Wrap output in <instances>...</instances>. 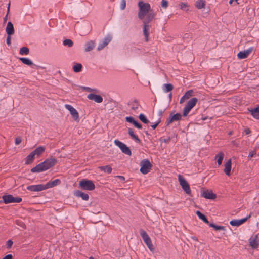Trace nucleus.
I'll return each mask as SVG.
<instances>
[{
    "mask_svg": "<svg viewBox=\"0 0 259 259\" xmlns=\"http://www.w3.org/2000/svg\"><path fill=\"white\" fill-rule=\"evenodd\" d=\"M138 6L139 8L138 12V18L142 20L144 16L150 11L151 6L148 3H144L143 1L139 2Z\"/></svg>",
    "mask_w": 259,
    "mask_h": 259,
    "instance_id": "1",
    "label": "nucleus"
},
{
    "mask_svg": "<svg viewBox=\"0 0 259 259\" xmlns=\"http://www.w3.org/2000/svg\"><path fill=\"white\" fill-rule=\"evenodd\" d=\"M79 187L83 190L93 191L95 189V185L92 180L88 179H81L79 182Z\"/></svg>",
    "mask_w": 259,
    "mask_h": 259,
    "instance_id": "2",
    "label": "nucleus"
},
{
    "mask_svg": "<svg viewBox=\"0 0 259 259\" xmlns=\"http://www.w3.org/2000/svg\"><path fill=\"white\" fill-rule=\"evenodd\" d=\"M2 200H0V203H4L5 204L13 203H20L22 199L20 197H14L11 194H5L2 197Z\"/></svg>",
    "mask_w": 259,
    "mask_h": 259,
    "instance_id": "3",
    "label": "nucleus"
},
{
    "mask_svg": "<svg viewBox=\"0 0 259 259\" xmlns=\"http://www.w3.org/2000/svg\"><path fill=\"white\" fill-rule=\"evenodd\" d=\"M56 163H39L34 167L31 168V172L39 173L44 171L55 165Z\"/></svg>",
    "mask_w": 259,
    "mask_h": 259,
    "instance_id": "4",
    "label": "nucleus"
},
{
    "mask_svg": "<svg viewBox=\"0 0 259 259\" xmlns=\"http://www.w3.org/2000/svg\"><path fill=\"white\" fill-rule=\"evenodd\" d=\"M178 180L180 185H181L184 191L189 196H191V191L190 185L186 181V180L182 175H179Z\"/></svg>",
    "mask_w": 259,
    "mask_h": 259,
    "instance_id": "5",
    "label": "nucleus"
},
{
    "mask_svg": "<svg viewBox=\"0 0 259 259\" xmlns=\"http://www.w3.org/2000/svg\"><path fill=\"white\" fill-rule=\"evenodd\" d=\"M139 233L142 239H143L145 243L146 244L149 250L152 251H153V250L154 249V246L152 244L150 238L149 237L146 232L144 231L143 229H141L139 230Z\"/></svg>",
    "mask_w": 259,
    "mask_h": 259,
    "instance_id": "6",
    "label": "nucleus"
},
{
    "mask_svg": "<svg viewBox=\"0 0 259 259\" xmlns=\"http://www.w3.org/2000/svg\"><path fill=\"white\" fill-rule=\"evenodd\" d=\"M198 101L197 98H191L187 103L186 106L184 107L183 111V116H186L191 110L195 106Z\"/></svg>",
    "mask_w": 259,
    "mask_h": 259,
    "instance_id": "7",
    "label": "nucleus"
},
{
    "mask_svg": "<svg viewBox=\"0 0 259 259\" xmlns=\"http://www.w3.org/2000/svg\"><path fill=\"white\" fill-rule=\"evenodd\" d=\"M114 143L116 146H118L120 148L122 153L127 155H131L130 148L127 147L126 144L118 140H115Z\"/></svg>",
    "mask_w": 259,
    "mask_h": 259,
    "instance_id": "8",
    "label": "nucleus"
},
{
    "mask_svg": "<svg viewBox=\"0 0 259 259\" xmlns=\"http://www.w3.org/2000/svg\"><path fill=\"white\" fill-rule=\"evenodd\" d=\"M183 116V115L180 113H176L173 114L172 113H170L169 115V118L166 121V125H169L170 123L174 121L181 120Z\"/></svg>",
    "mask_w": 259,
    "mask_h": 259,
    "instance_id": "9",
    "label": "nucleus"
},
{
    "mask_svg": "<svg viewBox=\"0 0 259 259\" xmlns=\"http://www.w3.org/2000/svg\"><path fill=\"white\" fill-rule=\"evenodd\" d=\"M251 215V213H250L248 216L245 218L241 219H233L230 221V224L232 226H236L238 227L242 224H244L246 222Z\"/></svg>",
    "mask_w": 259,
    "mask_h": 259,
    "instance_id": "10",
    "label": "nucleus"
},
{
    "mask_svg": "<svg viewBox=\"0 0 259 259\" xmlns=\"http://www.w3.org/2000/svg\"><path fill=\"white\" fill-rule=\"evenodd\" d=\"M65 107L66 109L69 111L70 113L72 116L73 118L75 120H79V115L77 110L71 105L69 104H65Z\"/></svg>",
    "mask_w": 259,
    "mask_h": 259,
    "instance_id": "11",
    "label": "nucleus"
},
{
    "mask_svg": "<svg viewBox=\"0 0 259 259\" xmlns=\"http://www.w3.org/2000/svg\"><path fill=\"white\" fill-rule=\"evenodd\" d=\"M140 172L144 175L148 174L152 167L151 163H140Z\"/></svg>",
    "mask_w": 259,
    "mask_h": 259,
    "instance_id": "12",
    "label": "nucleus"
},
{
    "mask_svg": "<svg viewBox=\"0 0 259 259\" xmlns=\"http://www.w3.org/2000/svg\"><path fill=\"white\" fill-rule=\"evenodd\" d=\"M201 196L206 199L214 200L216 198L217 195L212 191L208 190H204L201 192Z\"/></svg>",
    "mask_w": 259,
    "mask_h": 259,
    "instance_id": "13",
    "label": "nucleus"
},
{
    "mask_svg": "<svg viewBox=\"0 0 259 259\" xmlns=\"http://www.w3.org/2000/svg\"><path fill=\"white\" fill-rule=\"evenodd\" d=\"M27 189L30 191H41L46 190L44 184H38L29 185L27 187Z\"/></svg>",
    "mask_w": 259,
    "mask_h": 259,
    "instance_id": "14",
    "label": "nucleus"
},
{
    "mask_svg": "<svg viewBox=\"0 0 259 259\" xmlns=\"http://www.w3.org/2000/svg\"><path fill=\"white\" fill-rule=\"evenodd\" d=\"M253 50V47H251L245 50L240 51L238 53L237 57L239 59H245L248 56V55L252 52Z\"/></svg>",
    "mask_w": 259,
    "mask_h": 259,
    "instance_id": "15",
    "label": "nucleus"
},
{
    "mask_svg": "<svg viewBox=\"0 0 259 259\" xmlns=\"http://www.w3.org/2000/svg\"><path fill=\"white\" fill-rule=\"evenodd\" d=\"M112 37L110 35H107L104 39L98 45L97 50L100 51L105 48L111 40Z\"/></svg>",
    "mask_w": 259,
    "mask_h": 259,
    "instance_id": "16",
    "label": "nucleus"
},
{
    "mask_svg": "<svg viewBox=\"0 0 259 259\" xmlns=\"http://www.w3.org/2000/svg\"><path fill=\"white\" fill-rule=\"evenodd\" d=\"M249 245L253 249H256L259 246V239L258 235H255L254 237H251L249 240Z\"/></svg>",
    "mask_w": 259,
    "mask_h": 259,
    "instance_id": "17",
    "label": "nucleus"
},
{
    "mask_svg": "<svg viewBox=\"0 0 259 259\" xmlns=\"http://www.w3.org/2000/svg\"><path fill=\"white\" fill-rule=\"evenodd\" d=\"M87 98L89 100L94 101L97 103H102L103 101V98L101 96L93 93H91L88 95Z\"/></svg>",
    "mask_w": 259,
    "mask_h": 259,
    "instance_id": "18",
    "label": "nucleus"
},
{
    "mask_svg": "<svg viewBox=\"0 0 259 259\" xmlns=\"http://www.w3.org/2000/svg\"><path fill=\"white\" fill-rule=\"evenodd\" d=\"M74 195L77 197H80L83 200L88 201L89 199V196L87 193H85L80 190H75Z\"/></svg>",
    "mask_w": 259,
    "mask_h": 259,
    "instance_id": "19",
    "label": "nucleus"
},
{
    "mask_svg": "<svg viewBox=\"0 0 259 259\" xmlns=\"http://www.w3.org/2000/svg\"><path fill=\"white\" fill-rule=\"evenodd\" d=\"M61 184V180L59 179H55L52 181H49L45 184L46 190L50 188L57 186Z\"/></svg>",
    "mask_w": 259,
    "mask_h": 259,
    "instance_id": "20",
    "label": "nucleus"
},
{
    "mask_svg": "<svg viewBox=\"0 0 259 259\" xmlns=\"http://www.w3.org/2000/svg\"><path fill=\"white\" fill-rule=\"evenodd\" d=\"M155 16L153 12L150 11L148 13L146 18L143 20V24L149 25V23L153 20Z\"/></svg>",
    "mask_w": 259,
    "mask_h": 259,
    "instance_id": "21",
    "label": "nucleus"
},
{
    "mask_svg": "<svg viewBox=\"0 0 259 259\" xmlns=\"http://www.w3.org/2000/svg\"><path fill=\"white\" fill-rule=\"evenodd\" d=\"M6 32L8 35H12L15 32L13 24L11 22H8L6 28Z\"/></svg>",
    "mask_w": 259,
    "mask_h": 259,
    "instance_id": "22",
    "label": "nucleus"
},
{
    "mask_svg": "<svg viewBox=\"0 0 259 259\" xmlns=\"http://www.w3.org/2000/svg\"><path fill=\"white\" fill-rule=\"evenodd\" d=\"M20 60L24 64L27 65L28 66H33L32 67L33 68L35 67L36 68L39 67V66H37L36 65L33 64L32 61L28 58L22 57L20 58Z\"/></svg>",
    "mask_w": 259,
    "mask_h": 259,
    "instance_id": "23",
    "label": "nucleus"
},
{
    "mask_svg": "<svg viewBox=\"0 0 259 259\" xmlns=\"http://www.w3.org/2000/svg\"><path fill=\"white\" fill-rule=\"evenodd\" d=\"M249 111L254 118L259 120V105L255 108L249 110Z\"/></svg>",
    "mask_w": 259,
    "mask_h": 259,
    "instance_id": "24",
    "label": "nucleus"
},
{
    "mask_svg": "<svg viewBox=\"0 0 259 259\" xmlns=\"http://www.w3.org/2000/svg\"><path fill=\"white\" fill-rule=\"evenodd\" d=\"M95 42L93 41H88L85 44L84 51L86 52H90L95 48Z\"/></svg>",
    "mask_w": 259,
    "mask_h": 259,
    "instance_id": "25",
    "label": "nucleus"
},
{
    "mask_svg": "<svg viewBox=\"0 0 259 259\" xmlns=\"http://www.w3.org/2000/svg\"><path fill=\"white\" fill-rule=\"evenodd\" d=\"M45 147L44 146H40L34 150L36 158H38L45 152Z\"/></svg>",
    "mask_w": 259,
    "mask_h": 259,
    "instance_id": "26",
    "label": "nucleus"
},
{
    "mask_svg": "<svg viewBox=\"0 0 259 259\" xmlns=\"http://www.w3.org/2000/svg\"><path fill=\"white\" fill-rule=\"evenodd\" d=\"M231 169H232V163H225V168L224 169V171L227 176H230L231 175Z\"/></svg>",
    "mask_w": 259,
    "mask_h": 259,
    "instance_id": "27",
    "label": "nucleus"
},
{
    "mask_svg": "<svg viewBox=\"0 0 259 259\" xmlns=\"http://www.w3.org/2000/svg\"><path fill=\"white\" fill-rule=\"evenodd\" d=\"M207 225L209 227L213 228L216 231H220V230L225 231L226 230V227L225 226H219V225L215 224L213 223H210L209 222V223L207 224Z\"/></svg>",
    "mask_w": 259,
    "mask_h": 259,
    "instance_id": "28",
    "label": "nucleus"
},
{
    "mask_svg": "<svg viewBox=\"0 0 259 259\" xmlns=\"http://www.w3.org/2000/svg\"><path fill=\"white\" fill-rule=\"evenodd\" d=\"M128 133L130 135L131 138L134 140L136 142L138 143H141V140L138 137V136L134 134L133 130L132 128H129L128 129Z\"/></svg>",
    "mask_w": 259,
    "mask_h": 259,
    "instance_id": "29",
    "label": "nucleus"
},
{
    "mask_svg": "<svg viewBox=\"0 0 259 259\" xmlns=\"http://www.w3.org/2000/svg\"><path fill=\"white\" fill-rule=\"evenodd\" d=\"M196 215L198 216V217L203 222H204L206 224H208L209 221L207 219V217L203 213H201L200 211L197 210L196 212Z\"/></svg>",
    "mask_w": 259,
    "mask_h": 259,
    "instance_id": "30",
    "label": "nucleus"
},
{
    "mask_svg": "<svg viewBox=\"0 0 259 259\" xmlns=\"http://www.w3.org/2000/svg\"><path fill=\"white\" fill-rule=\"evenodd\" d=\"M206 2L204 0H197L195 2V6L198 9L204 8L205 6Z\"/></svg>",
    "mask_w": 259,
    "mask_h": 259,
    "instance_id": "31",
    "label": "nucleus"
},
{
    "mask_svg": "<svg viewBox=\"0 0 259 259\" xmlns=\"http://www.w3.org/2000/svg\"><path fill=\"white\" fill-rule=\"evenodd\" d=\"M149 27H150L149 25L144 24L143 34L145 37V39H146V41H147L148 40Z\"/></svg>",
    "mask_w": 259,
    "mask_h": 259,
    "instance_id": "32",
    "label": "nucleus"
},
{
    "mask_svg": "<svg viewBox=\"0 0 259 259\" xmlns=\"http://www.w3.org/2000/svg\"><path fill=\"white\" fill-rule=\"evenodd\" d=\"M36 155L34 150L32 151L25 158V162H31L35 159L36 158Z\"/></svg>",
    "mask_w": 259,
    "mask_h": 259,
    "instance_id": "33",
    "label": "nucleus"
},
{
    "mask_svg": "<svg viewBox=\"0 0 259 259\" xmlns=\"http://www.w3.org/2000/svg\"><path fill=\"white\" fill-rule=\"evenodd\" d=\"M102 171L107 174H110L112 172V168L109 165L102 166L99 167Z\"/></svg>",
    "mask_w": 259,
    "mask_h": 259,
    "instance_id": "34",
    "label": "nucleus"
},
{
    "mask_svg": "<svg viewBox=\"0 0 259 259\" xmlns=\"http://www.w3.org/2000/svg\"><path fill=\"white\" fill-rule=\"evenodd\" d=\"M82 68V65L80 63H75L73 66V70L74 72H80Z\"/></svg>",
    "mask_w": 259,
    "mask_h": 259,
    "instance_id": "35",
    "label": "nucleus"
},
{
    "mask_svg": "<svg viewBox=\"0 0 259 259\" xmlns=\"http://www.w3.org/2000/svg\"><path fill=\"white\" fill-rule=\"evenodd\" d=\"M174 87L172 84L167 83L164 84L163 86V90L165 93H167L172 90Z\"/></svg>",
    "mask_w": 259,
    "mask_h": 259,
    "instance_id": "36",
    "label": "nucleus"
},
{
    "mask_svg": "<svg viewBox=\"0 0 259 259\" xmlns=\"http://www.w3.org/2000/svg\"><path fill=\"white\" fill-rule=\"evenodd\" d=\"M128 105H131L132 109L135 111L138 109L139 107V103L137 100H135L131 103H128Z\"/></svg>",
    "mask_w": 259,
    "mask_h": 259,
    "instance_id": "37",
    "label": "nucleus"
},
{
    "mask_svg": "<svg viewBox=\"0 0 259 259\" xmlns=\"http://www.w3.org/2000/svg\"><path fill=\"white\" fill-rule=\"evenodd\" d=\"M29 50L27 47H23L20 48L19 50V54L21 55H28L29 54Z\"/></svg>",
    "mask_w": 259,
    "mask_h": 259,
    "instance_id": "38",
    "label": "nucleus"
},
{
    "mask_svg": "<svg viewBox=\"0 0 259 259\" xmlns=\"http://www.w3.org/2000/svg\"><path fill=\"white\" fill-rule=\"evenodd\" d=\"M224 158V153L220 152L215 156V162H222Z\"/></svg>",
    "mask_w": 259,
    "mask_h": 259,
    "instance_id": "39",
    "label": "nucleus"
},
{
    "mask_svg": "<svg viewBox=\"0 0 259 259\" xmlns=\"http://www.w3.org/2000/svg\"><path fill=\"white\" fill-rule=\"evenodd\" d=\"M139 119L144 123H148L149 122V120L146 118L145 115L142 113L139 115Z\"/></svg>",
    "mask_w": 259,
    "mask_h": 259,
    "instance_id": "40",
    "label": "nucleus"
},
{
    "mask_svg": "<svg viewBox=\"0 0 259 259\" xmlns=\"http://www.w3.org/2000/svg\"><path fill=\"white\" fill-rule=\"evenodd\" d=\"M63 45L64 46H67L68 47H71L73 45V41L70 39H66L63 41Z\"/></svg>",
    "mask_w": 259,
    "mask_h": 259,
    "instance_id": "41",
    "label": "nucleus"
},
{
    "mask_svg": "<svg viewBox=\"0 0 259 259\" xmlns=\"http://www.w3.org/2000/svg\"><path fill=\"white\" fill-rule=\"evenodd\" d=\"M180 6L181 9H182L183 11H187L189 10V5L186 3H181L180 4Z\"/></svg>",
    "mask_w": 259,
    "mask_h": 259,
    "instance_id": "42",
    "label": "nucleus"
},
{
    "mask_svg": "<svg viewBox=\"0 0 259 259\" xmlns=\"http://www.w3.org/2000/svg\"><path fill=\"white\" fill-rule=\"evenodd\" d=\"M15 223L16 224V225H17L18 226L22 227L23 229H26V225L24 224V222H23L21 220H16L15 221Z\"/></svg>",
    "mask_w": 259,
    "mask_h": 259,
    "instance_id": "43",
    "label": "nucleus"
},
{
    "mask_svg": "<svg viewBox=\"0 0 259 259\" xmlns=\"http://www.w3.org/2000/svg\"><path fill=\"white\" fill-rule=\"evenodd\" d=\"M259 155L257 154L256 151L255 150H252L249 152L248 157H257Z\"/></svg>",
    "mask_w": 259,
    "mask_h": 259,
    "instance_id": "44",
    "label": "nucleus"
},
{
    "mask_svg": "<svg viewBox=\"0 0 259 259\" xmlns=\"http://www.w3.org/2000/svg\"><path fill=\"white\" fill-rule=\"evenodd\" d=\"M125 120H126V122H129L130 123H132L133 124L135 122V121H136L135 120V119L133 117H132V116H127V117H126Z\"/></svg>",
    "mask_w": 259,
    "mask_h": 259,
    "instance_id": "45",
    "label": "nucleus"
},
{
    "mask_svg": "<svg viewBox=\"0 0 259 259\" xmlns=\"http://www.w3.org/2000/svg\"><path fill=\"white\" fill-rule=\"evenodd\" d=\"M126 7V0H121L120 4V8L121 10H124Z\"/></svg>",
    "mask_w": 259,
    "mask_h": 259,
    "instance_id": "46",
    "label": "nucleus"
},
{
    "mask_svg": "<svg viewBox=\"0 0 259 259\" xmlns=\"http://www.w3.org/2000/svg\"><path fill=\"white\" fill-rule=\"evenodd\" d=\"M193 93V90H189L186 92V93L184 95V97H186V99H188L190 96L192 95Z\"/></svg>",
    "mask_w": 259,
    "mask_h": 259,
    "instance_id": "47",
    "label": "nucleus"
},
{
    "mask_svg": "<svg viewBox=\"0 0 259 259\" xmlns=\"http://www.w3.org/2000/svg\"><path fill=\"white\" fill-rule=\"evenodd\" d=\"M13 242L12 240H8L7 241V243H6L7 248L10 249L13 245Z\"/></svg>",
    "mask_w": 259,
    "mask_h": 259,
    "instance_id": "48",
    "label": "nucleus"
},
{
    "mask_svg": "<svg viewBox=\"0 0 259 259\" xmlns=\"http://www.w3.org/2000/svg\"><path fill=\"white\" fill-rule=\"evenodd\" d=\"M133 125L138 129H141L142 128V125L136 120L133 123Z\"/></svg>",
    "mask_w": 259,
    "mask_h": 259,
    "instance_id": "49",
    "label": "nucleus"
},
{
    "mask_svg": "<svg viewBox=\"0 0 259 259\" xmlns=\"http://www.w3.org/2000/svg\"><path fill=\"white\" fill-rule=\"evenodd\" d=\"M161 6L164 8H166L168 6V2L166 0H162Z\"/></svg>",
    "mask_w": 259,
    "mask_h": 259,
    "instance_id": "50",
    "label": "nucleus"
},
{
    "mask_svg": "<svg viewBox=\"0 0 259 259\" xmlns=\"http://www.w3.org/2000/svg\"><path fill=\"white\" fill-rule=\"evenodd\" d=\"M166 110V108L164 109H160L158 111V116L159 117V118H160L161 119V117H162V116L163 115V114L164 113V112Z\"/></svg>",
    "mask_w": 259,
    "mask_h": 259,
    "instance_id": "51",
    "label": "nucleus"
},
{
    "mask_svg": "<svg viewBox=\"0 0 259 259\" xmlns=\"http://www.w3.org/2000/svg\"><path fill=\"white\" fill-rule=\"evenodd\" d=\"M21 138L20 137H16L15 140V143L16 145H19L21 142Z\"/></svg>",
    "mask_w": 259,
    "mask_h": 259,
    "instance_id": "52",
    "label": "nucleus"
},
{
    "mask_svg": "<svg viewBox=\"0 0 259 259\" xmlns=\"http://www.w3.org/2000/svg\"><path fill=\"white\" fill-rule=\"evenodd\" d=\"M161 122L160 118H159L157 122L155 123L154 124L151 125L152 128L154 130L156 128L157 125Z\"/></svg>",
    "mask_w": 259,
    "mask_h": 259,
    "instance_id": "53",
    "label": "nucleus"
},
{
    "mask_svg": "<svg viewBox=\"0 0 259 259\" xmlns=\"http://www.w3.org/2000/svg\"><path fill=\"white\" fill-rule=\"evenodd\" d=\"M11 35H8L7 37L6 42L8 46H10L11 44Z\"/></svg>",
    "mask_w": 259,
    "mask_h": 259,
    "instance_id": "54",
    "label": "nucleus"
},
{
    "mask_svg": "<svg viewBox=\"0 0 259 259\" xmlns=\"http://www.w3.org/2000/svg\"><path fill=\"white\" fill-rule=\"evenodd\" d=\"M43 162H56L55 158L51 157L49 159H46L45 160H44Z\"/></svg>",
    "mask_w": 259,
    "mask_h": 259,
    "instance_id": "55",
    "label": "nucleus"
},
{
    "mask_svg": "<svg viewBox=\"0 0 259 259\" xmlns=\"http://www.w3.org/2000/svg\"><path fill=\"white\" fill-rule=\"evenodd\" d=\"M81 88L83 89V90H84L85 91H87V92H92V88H91L90 87H82Z\"/></svg>",
    "mask_w": 259,
    "mask_h": 259,
    "instance_id": "56",
    "label": "nucleus"
},
{
    "mask_svg": "<svg viewBox=\"0 0 259 259\" xmlns=\"http://www.w3.org/2000/svg\"><path fill=\"white\" fill-rule=\"evenodd\" d=\"M13 256L12 254H7L6 255V256H5L3 259H13Z\"/></svg>",
    "mask_w": 259,
    "mask_h": 259,
    "instance_id": "57",
    "label": "nucleus"
},
{
    "mask_svg": "<svg viewBox=\"0 0 259 259\" xmlns=\"http://www.w3.org/2000/svg\"><path fill=\"white\" fill-rule=\"evenodd\" d=\"M162 141L165 143H168L169 142V141H170V138L168 137L167 138L164 139L162 140Z\"/></svg>",
    "mask_w": 259,
    "mask_h": 259,
    "instance_id": "58",
    "label": "nucleus"
},
{
    "mask_svg": "<svg viewBox=\"0 0 259 259\" xmlns=\"http://www.w3.org/2000/svg\"><path fill=\"white\" fill-rule=\"evenodd\" d=\"M116 177L118 178L120 180L122 181H124L125 180L124 177L122 176H117Z\"/></svg>",
    "mask_w": 259,
    "mask_h": 259,
    "instance_id": "59",
    "label": "nucleus"
},
{
    "mask_svg": "<svg viewBox=\"0 0 259 259\" xmlns=\"http://www.w3.org/2000/svg\"><path fill=\"white\" fill-rule=\"evenodd\" d=\"M186 99V97L184 95L180 99V103L182 104L184 102V100Z\"/></svg>",
    "mask_w": 259,
    "mask_h": 259,
    "instance_id": "60",
    "label": "nucleus"
},
{
    "mask_svg": "<svg viewBox=\"0 0 259 259\" xmlns=\"http://www.w3.org/2000/svg\"><path fill=\"white\" fill-rule=\"evenodd\" d=\"M10 2H9L8 5V7H7V15L9 14V12H10Z\"/></svg>",
    "mask_w": 259,
    "mask_h": 259,
    "instance_id": "61",
    "label": "nucleus"
},
{
    "mask_svg": "<svg viewBox=\"0 0 259 259\" xmlns=\"http://www.w3.org/2000/svg\"><path fill=\"white\" fill-rule=\"evenodd\" d=\"M8 15H7V14H6V16L4 18V19H3L4 23H5L7 22V19H8Z\"/></svg>",
    "mask_w": 259,
    "mask_h": 259,
    "instance_id": "62",
    "label": "nucleus"
},
{
    "mask_svg": "<svg viewBox=\"0 0 259 259\" xmlns=\"http://www.w3.org/2000/svg\"><path fill=\"white\" fill-rule=\"evenodd\" d=\"M244 131L246 135L249 134L251 132L250 130L248 128L245 129Z\"/></svg>",
    "mask_w": 259,
    "mask_h": 259,
    "instance_id": "63",
    "label": "nucleus"
},
{
    "mask_svg": "<svg viewBox=\"0 0 259 259\" xmlns=\"http://www.w3.org/2000/svg\"><path fill=\"white\" fill-rule=\"evenodd\" d=\"M191 238H192L193 240H194V241H198V238H197L196 237L192 236V237H191Z\"/></svg>",
    "mask_w": 259,
    "mask_h": 259,
    "instance_id": "64",
    "label": "nucleus"
}]
</instances>
